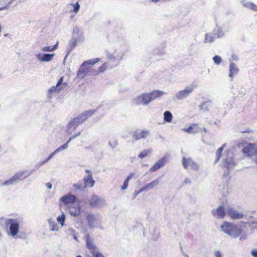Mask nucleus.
Listing matches in <instances>:
<instances>
[{
    "instance_id": "11",
    "label": "nucleus",
    "mask_w": 257,
    "mask_h": 257,
    "mask_svg": "<svg viewBox=\"0 0 257 257\" xmlns=\"http://www.w3.org/2000/svg\"><path fill=\"white\" fill-rule=\"evenodd\" d=\"M226 213L232 219H241L244 216L242 213L239 212L232 208H228Z\"/></svg>"
},
{
    "instance_id": "32",
    "label": "nucleus",
    "mask_w": 257,
    "mask_h": 257,
    "mask_svg": "<svg viewBox=\"0 0 257 257\" xmlns=\"http://www.w3.org/2000/svg\"><path fill=\"white\" fill-rule=\"evenodd\" d=\"M173 116L169 111H166L164 113V120L166 122H170L172 120Z\"/></svg>"
},
{
    "instance_id": "49",
    "label": "nucleus",
    "mask_w": 257,
    "mask_h": 257,
    "mask_svg": "<svg viewBox=\"0 0 257 257\" xmlns=\"http://www.w3.org/2000/svg\"><path fill=\"white\" fill-rule=\"evenodd\" d=\"M85 172H86V173H87L88 174V175L90 174H92V173H91V171L89 170H86Z\"/></svg>"
},
{
    "instance_id": "17",
    "label": "nucleus",
    "mask_w": 257,
    "mask_h": 257,
    "mask_svg": "<svg viewBox=\"0 0 257 257\" xmlns=\"http://www.w3.org/2000/svg\"><path fill=\"white\" fill-rule=\"evenodd\" d=\"M54 56V54H38L36 57L40 61L49 62L53 59Z\"/></svg>"
},
{
    "instance_id": "40",
    "label": "nucleus",
    "mask_w": 257,
    "mask_h": 257,
    "mask_svg": "<svg viewBox=\"0 0 257 257\" xmlns=\"http://www.w3.org/2000/svg\"><path fill=\"white\" fill-rule=\"evenodd\" d=\"M150 153V151L149 150H144L142 151L140 154L139 155V157L140 158H144L146 157H147Z\"/></svg>"
},
{
    "instance_id": "24",
    "label": "nucleus",
    "mask_w": 257,
    "mask_h": 257,
    "mask_svg": "<svg viewBox=\"0 0 257 257\" xmlns=\"http://www.w3.org/2000/svg\"><path fill=\"white\" fill-rule=\"evenodd\" d=\"M233 223L230 222L225 221L223 223V224L221 225V228L225 233L227 234H229L230 231L231 230L232 228Z\"/></svg>"
},
{
    "instance_id": "10",
    "label": "nucleus",
    "mask_w": 257,
    "mask_h": 257,
    "mask_svg": "<svg viewBox=\"0 0 257 257\" xmlns=\"http://www.w3.org/2000/svg\"><path fill=\"white\" fill-rule=\"evenodd\" d=\"M90 70V66L82 63L77 72V77L79 78H84L88 74Z\"/></svg>"
},
{
    "instance_id": "33",
    "label": "nucleus",
    "mask_w": 257,
    "mask_h": 257,
    "mask_svg": "<svg viewBox=\"0 0 257 257\" xmlns=\"http://www.w3.org/2000/svg\"><path fill=\"white\" fill-rule=\"evenodd\" d=\"M225 145V144H223L221 147L217 149V150L216 151V159H215V163L219 161V160L220 159Z\"/></svg>"
},
{
    "instance_id": "29",
    "label": "nucleus",
    "mask_w": 257,
    "mask_h": 257,
    "mask_svg": "<svg viewBox=\"0 0 257 257\" xmlns=\"http://www.w3.org/2000/svg\"><path fill=\"white\" fill-rule=\"evenodd\" d=\"M164 92L161 90H154L152 92L150 93V94L152 96L153 100L155 99L156 98L159 97L163 95L164 94Z\"/></svg>"
},
{
    "instance_id": "45",
    "label": "nucleus",
    "mask_w": 257,
    "mask_h": 257,
    "mask_svg": "<svg viewBox=\"0 0 257 257\" xmlns=\"http://www.w3.org/2000/svg\"><path fill=\"white\" fill-rule=\"evenodd\" d=\"M46 186H47V187L49 189H51L52 188V184L50 182H48L47 183H46Z\"/></svg>"
},
{
    "instance_id": "1",
    "label": "nucleus",
    "mask_w": 257,
    "mask_h": 257,
    "mask_svg": "<svg viewBox=\"0 0 257 257\" xmlns=\"http://www.w3.org/2000/svg\"><path fill=\"white\" fill-rule=\"evenodd\" d=\"M85 240L86 247L94 257H104V256L99 252L97 247L94 244L93 240L91 238L89 234H87L85 236Z\"/></svg>"
},
{
    "instance_id": "50",
    "label": "nucleus",
    "mask_w": 257,
    "mask_h": 257,
    "mask_svg": "<svg viewBox=\"0 0 257 257\" xmlns=\"http://www.w3.org/2000/svg\"><path fill=\"white\" fill-rule=\"evenodd\" d=\"M203 132L204 133H206L207 132V130H206V128L205 127L203 128Z\"/></svg>"
},
{
    "instance_id": "18",
    "label": "nucleus",
    "mask_w": 257,
    "mask_h": 257,
    "mask_svg": "<svg viewBox=\"0 0 257 257\" xmlns=\"http://www.w3.org/2000/svg\"><path fill=\"white\" fill-rule=\"evenodd\" d=\"M148 134V131H137L134 133L133 136L135 140H139L146 138Z\"/></svg>"
},
{
    "instance_id": "22",
    "label": "nucleus",
    "mask_w": 257,
    "mask_h": 257,
    "mask_svg": "<svg viewBox=\"0 0 257 257\" xmlns=\"http://www.w3.org/2000/svg\"><path fill=\"white\" fill-rule=\"evenodd\" d=\"M85 188L86 187H92L95 183V181L92 178V175L90 174L83 178Z\"/></svg>"
},
{
    "instance_id": "2",
    "label": "nucleus",
    "mask_w": 257,
    "mask_h": 257,
    "mask_svg": "<svg viewBox=\"0 0 257 257\" xmlns=\"http://www.w3.org/2000/svg\"><path fill=\"white\" fill-rule=\"evenodd\" d=\"M64 77L62 76L58 81L56 86H52L48 91V95L49 98L52 97L53 93H59L67 86L66 82H63Z\"/></svg>"
},
{
    "instance_id": "16",
    "label": "nucleus",
    "mask_w": 257,
    "mask_h": 257,
    "mask_svg": "<svg viewBox=\"0 0 257 257\" xmlns=\"http://www.w3.org/2000/svg\"><path fill=\"white\" fill-rule=\"evenodd\" d=\"M193 88L186 87L184 90L180 91L176 94L177 98L180 100L186 98L193 91Z\"/></svg>"
},
{
    "instance_id": "3",
    "label": "nucleus",
    "mask_w": 257,
    "mask_h": 257,
    "mask_svg": "<svg viewBox=\"0 0 257 257\" xmlns=\"http://www.w3.org/2000/svg\"><path fill=\"white\" fill-rule=\"evenodd\" d=\"M243 144L246 145L242 150V152L244 155L248 157H252L257 154V146L256 145L244 142L239 143L238 147H240Z\"/></svg>"
},
{
    "instance_id": "26",
    "label": "nucleus",
    "mask_w": 257,
    "mask_h": 257,
    "mask_svg": "<svg viewBox=\"0 0 257 257\" xmlns=\"http://www.w3.org/2000/svg\"><path fill=\"white\" fill-rule=\"evenodd\" d=\"M239 69L235 63L231 62L229 66V77L232 78L238 72Z\"/></svg>"
},
{
    "instance_id": "5",
    "label": "nucleus",
    "mask_w": 257,
    "mask_h": 257,
    "mask_svg": "<svg viewBox=\"0 0 257 257\" xmlns=\"http://www.w3.org/2000/svg\"><path fill=\"white\" fill-rule=\"evenodd\" d=\"M77 201V197L75 195L68 194L60 198V202L65 206L69 207L74 205Z\"/></svg>"
},
{
    "instance_id": "6",
    "label": "nucleus",
    "mask_w": 257,
    "mask_h": 257,
    "mask_svg": "<svg viewBox=\"0 0 257 257\" xmlns=\"http://www.w3.org/2000/svg\"><path fill=\"white\" fill-rule=\"evenodd\" d=\"M182 165L185 169L190 168L191 169L197 171L199 169L198 165L191 158H187L183 157L182 159Z\"/></svg>"
},
{
    "instance_id": "28",
    "label": "nucleus",
    "mask_w": 257,
    "mask_h": 257,
    "mask_svg": "<svg viewBox=\"0 0 257 257\" xmlns=\"http://www.w3.org/2000/svg\"><path fill=\"white\" fill-rule=\"evenodd\" d=\"M108 67V65L107 63H103L102 65H101L98 69V71H94L92 72V75H97L99 73H102L104 72Z\"/></svg>"
},
{
    "instance_id": "52",
    "label": "nucleus",
    "mask_w": 257,
    "mask_h": 257,
    "mask_svg": "<svg viewBox=\"0 0 257 257\" xmlns=\"http://www.w3.org/2000/svg\"><path fill=\"white\" fill-rule=\"evenodd\" d=\"M255 162L257 164V158L256 159Z\"/></svg>"
},
{
    "instance_id": "47",
    "label": "nucleus",
    "mask_w": 257,
    "mask_h": 257,
    "mask_svg": "<svg viewBox=\"0 0 257 257\" xmlns=\"http://www.w3.org/2000/svg\"><path fill=\"white\" fill-rule=\"evenodd\" d=\"M184 182H185V184L190 183H191V180L189 178H186Z\"/></svg>"
},
{
    "instance_id": "31",
    "label": "nucleus",
    "mask_w": 257,
    "mask_h": 257,
    "mask_svg": "<svg viewBox=\"0 0 257 257\" xmlns=\"http://www.w3.org/2000/svg\"><path fill=\"white\" fill-rule=\"evenodd\" d=\"M58 43L57 42L54 46H49L43 47L42 51L43 52H52L56 50L58 48Z\"/></svg>"
},
{
    "instance_id": "34",
    "label": "nucleus",
    "mask_w": 257,
    "mask_h": 257,
    "mask_svg": "<svg viewBox=\"0 0 257 257\" xmlns=\"http://www.w3.org/2000/svg\"><path fill=\"white\" fill-rule=\"evenodd\" d=\"M244 6L252 11H257V6L252 3H246L244 4Z\"/></svg>"
},
{
    "instance_id": "19",
    "label": "nucleus",
    "mask_w": 257,
    "mask_h": 257,
    "mask_svg": "<svg viewBox=\"0 0 257 257\" xmlns=\"http://www.w3.org/2000/svg\"><path fill=\"white\" fill-rule=\"evenodd\" d=\"M242 232V229L240 227H238L236 225L233 224L232 228L228 235L235 238L239 236Z\"/></svg>"
},
{
    "instance_id": "36",
    "label": "nucleus",
    "mask_w": 257,
    "mask_h": 257,
    "mask_svg": "<svg viewBox=\"0 0 257 257\" xmlns=\"http://www.w3.org/2000/svg\"><path fill=\"white\" fill-rule=\"evenodd\" d=\"M133 174H131L124 181L123 185L121 187V189L122 190L126 189L128 185V182L132 178Z\"/></svg>"
},
{
    "instance_id": "12",
    "label": "nucleus",
    "mask_w": 257,
    "mask_h": 257,
    "mask_svg": "<svg viewBox=\"0 0 257 257\" xmlns=\"http://www.w3.org/2000/svg\"><path fill=\"white\" fill-rule=\"evenodd\" d=\"M80 134V132H79L78 133H77V134L71 137L68 140V141L65 144H64L63 145L60 146V147H59L58 149H57L53 153H52L48 158V159H47V161H48L53 156V155L61 151V150H63L64 149H67L68 148V144L70 142V141L71 140H72L73 139H74V138H75L76 137L79 136Z\"/></svg>"
},
{
    "instance_id": "27",
    "label": "nucleus",
    "mask_w": 257,
    "mask_h": 257,
    "mask_svg": "<svg viewBox=\"0 0 257 257\" xmlns=\"http://www.w3.org/2000/svg\"><path fill=\"white\" fill-rule=\"evenodd\" d=\"M159 182V179H157L156 180L153 181L150 183L147 184L145 186H144L142 188V190L143 191L153 189L158 185Z\"/></svg>"
},
{
    "instance_id": "7",
    "label": "nucleus",
    "mask_w": 257,
    "mask_h": 257,
    "mask_svg": "<svg viewBox=\"0 0 257 257\" xmlns=\"http://www.w3.org/2000/svg\"><path fill=\"white\" fill-rule=\"evenodd\" d=\"M152 101H153V99L150 93L142 94L135 99V102L138 105L142 103L144 105H147Z\"/></svg>"
},
{
    "instance_id": "44",
    "label": "nucleus",
    "mask_w": 257,
    "mask_h": 257,
    "mask_svg": "<svg viewBox=\"0 0 257 257\" xmlns=\"http://www.w3.org/2000/svg\"><path fill=\"white\" fill-rule=\"evenodd\" d=\"M215 256L216 257H222L221 254L219 251H216L215 252Z\"/></svg>"
},
{
    "instance_id": "20",
    "label": "nucleus",
    "mask_w": 257,
    "mask_h": 257,
    "mask_svg": "<svg viewBox=\"0 0 257 257\" xmlns=\"http://www.w3.org/2000/svg\"><path fill=\"white\" fill-rule=\"evenodd\" d=\"M86 219L90 228H93L94 227H95V224L96 223L97 219L94 214H87L86 216Z\"/></svg>"
},
{
    "instance_id": "41",
    "label": "nucleus",
    "mask_w": 257,
    "mask_h": 257,
    "mask_svg": "<svg viewBox=\"0 0 257 257\" xmlns=\"http://www.w3.org/2000/svg\"><path fill=\"white\" fill-rule=\"evenodd\" d=\"M73 7V12L75 13H77L80 9V6L78 2H77L75 4H71V5Z\"/></svg>"
},
{
    "instance_id": "43",
    "label": "nucleus",
    "mask_w": 257,
    "mask_h": 257,
    "mask_svg": "<svg viewBox=\"0 0 257 257\" xmlns=\"http://www.w3.org/2000/svg\"><path fill=\"white\" fill-rule=\"evenodd\" d=\"M251 254L253 257H257V249L252 250Z\"/></svg>"
},
{
    "instance_id": "15",
    "label": "nucleus",
    "mask_w": 257,
    "mask_h": 257,
    "mask_svg": "<svg viewBox=\"0 0 257 257\" xmlns=\"http://www.w3.org/2000/svg\"><path fill=\"white\" fill-rule=\"evenodd\" d=\"M94 113V110H88L78 115L77 117L79 118V120H80L79 122L82 123L85 120H87L89 117L92 116Z\"/></svg>"
},
{
    "instance_id": "25",
    "label": "nucleus",
    "mask_w": 257,
    "mask_h": 257,
    "mask_svg": "<svg viewBox=\"0 0 257 257\" xmlns=\"http://www.w3.org/2000/svg\"><path fill=\"white\" fill-rule=\"evenodd\" d=\"M184 131L190 134H196L199 132V128L198 127L197 124H192L189 127L187 128H184L183 129Z\"/></svg>"
},
{
    "instance_id": "51",
    "label": "nucleus",
    "mask_w": 257,
    "mask_h": 257,
    "mask_svg": "<svg viewBox=\"0 0 257 257\" xmlns=\"http://www.w3.org/2000/svg\"><path fill=\"white\" fill-rule=\"evenodd\" d=\"M76 257H82L81 255H77Z\"/></svg>"
},
{
    "instance_id": "46",
    "label": "nucleus",
    "mask_w": 257,
    "mask_h": 257,
    "mask_svg": "<svg viewBox=\"0 0 257 257\" xmlns=\"http://www.w3.org/2000/svg\"><path fill=\"white\" fill-rule=\"evenodd\" d=\"M109 144L111 146L113 147V146L117 145V142L115 141H113L112 143L109 142Z\"/></svg>"
},
{
    "instance_id": "9",
    "label": "nucleus",
    "mask_w": 257,
    "mask_h": 257,
    "mask_svg": "<svg viewBox=\"0 0 257 257\" xmlns=\"http://www.w3.org/2000/svg\"><path fill=\"white\" fill-rule=\"evenodd\" d=\"M79 118L77 117L73 118L70 122L68 124L67 128H66V133L70 135L72 134V133L75 130L76 127L78 125L82 123L81 122H79Z\"/></svg>"
},
{
    "instance_id": "13",
    "label": "nucleus",
    "mask_w": 257,
    "mask_h": 257,
    "mask_svg": "<svg viewBox=\"0 0 257 257\" xmlns=\"http://www.w3.org/2000/svg\"><path fill=\"white\" fill-rule=\"evenodd\" d=\"M69 212L71 215L73 216H77L80 214L81 209L79 204L74 203V205H72L69 207Z\"/></svg>"
},
{
    "instance_id": "39",
    "label": "nucleus",
    "mask_w": 257,
    "mask_h": 257,
    "mask_svg": "<svg viewBox=\"0 0 257 257\" xmlns=\"http://www.w3.org/2000/svg\"><path fill=\"white\" fill-rule=\"evenodd\" d=\"M57 220L58 223L61 224V225H63L65 220V215L62 214L61 215L58 216L57 218Z\"/></svg>"
},
{
    "instance_id": "8",
    "label": "nucleus",
    "mask_w": 257,
    "mask_h": 257,
    "mask_svg": "<svg viewBox=\"0 0 257 257\" xmlns=\"http://www.w3.org/2000/svg\"><path fill=\"white\" fill-rule=\"evenodd\" d=\"M10 224V232L12 236H15L19 232V223L17 220L14 219H8L7 224Z\"/></svg>"
},
{
    "instance_id": "4",
    "label": "nucleus",
    "mask_w": 257,
    "mask_h": 257,
    "mask_svg": "<svg viewBox=\"0 0 257 257\" xmlns=\"http://www.w3.org/2000/svg\"><path fill=\"white\" fill-rule=\"evenodd\" d=\"M25 173L26 172L25 171L16 173L10 179L3 182L2 185L5 186L12 185L21 180L24 179L27 177Z\"/></svg>"
},
{
    "instance_id": "42",
    "label": "nucleus",
    "mask_w": 257,
    "mask_h": 257,
    "mask_svg": "<svg viewBox=\"0 0 257 257\" xmlns=\"http://www.w3.org/2000/svg\"><path fill=\"white\" fill-rule=\"evenodd\" d=\"M213 61L215 63L219 64L221 62V57L219 56L216 55L213 58Z\"/></svg>"
},
{
    "instance_id": "48",
    "label": "nucleus",
    "mask_w": 257,
    "mask_h": 257,
    "mask_svg": "<svg viewBox=\"0 0 257 257\" xmlns=\"http://www.w3.org/2000/svg\"><path fill=\"white\" fill-rule=\"evenodd\" d=\"M251 132H252V131H250V130H247L245 131H242V132H241V133H251Z\"/></svg>"
},
{
    "instance_id": "30",
    "label": "nucleus",
    "mask_w": 257,
    "mask_h": 257,
    "mask_svg": "<svg viewBox=\"0 0 257 257\" xmlns=\"http://www.w3.org/2000/svg\"><path fill=\"white\" fill-rule=\"evenodd\" d=\"M99 199L97 196H93L90 201H89V204L90 206L93 207H95L99 204Z\"/></svg>"
},
{
    "instance_id": "35",
    "label": "nucleus",
    "mask_w": 257,
    "mask_h": 257,
    "mask_svg": "<svg viewBox=\"0 0 257 257\" xmlns=\"http://www.w3.org/2000/svg\"><path fill=\"white\" fill-rule=\"evenodd\" d=\"M99 61V58H96L94 59L88 60L87 61H85L83 62L84 64L90 66V65H93L95 64L96 63L98 62Z\"/></svg>"
},
{
    "instance_id": "23",
    "label": "nucleus",
    "mask_w": 257,
    "mask_h": 257,
    "mask_svg": "<svg viewBox=\"0 0 257 257\" xmlns=\"http://www.w3.org/2000/svg\"><path fill=\"white\" fill-rule=\"evenodd\" d=\"M165 160L163 158L158 160L150 169L151 172H155L165 165Z\"/></svg>"
},
{
    "instance_id": "21",
    "label": "nucleus",
    "mask_w": 257,
    "mask_h": 257,
    "mask_svg": "<svg viewBox=\"0 0 257 257\" xmlns=\"http://www.w3.org/2000/svg\"><path fill=\"white\" fill-rule=\"evenodd\" d=\"M17 0H0V11L8 9Z\"/></svg>"
},
{
    "instance_id": "37",
    "label": "nucleus",
    "mask_w": 257,
    "mask_h": 257,
    "mask_svg": "<svg viewBox=\"0 0 257 257\" xmlns=\"http://www.w3.org/2000/svg\"><path fill=\"white\" fill-rule=\"evenodd\" d=\"M215 37L212 35L207 34L205 35L204 42L212 43L214 41Z\"/></svg>"
},
{
    "instance_id": "14",
    "label": "nucleus",
    "mask_w": 257,
    "mask_h": 257,
    "mask_svg": "<svg viewBox=\"0 0 257 257\" xmlns=\"http://www.w3.org/2000/svg\"><path fill=\"white\" fill-rule=\"evenodd\" d=\"M212 213L213 216L218 218H223L226 215L225 208L222 206H220L216 209L212 210Z\"/></svg>"
},
{
    "instance_id": "38",
    "label": "nucleus",
    "mask_w": 257,
    "mask_h": 257,
    "mask_svg": "<svg viewBox=\"0 0 257 257\" xmlns=\"http://www.w3.org/2000/svg\"><path fill=\"white\" fill-rule=\"evenodd\" d=\"M73 186L76 190H79L85 188V186L83 184L82 181L79 182L77 184H74Z\"/></svg>"
}]
</instances>
